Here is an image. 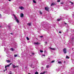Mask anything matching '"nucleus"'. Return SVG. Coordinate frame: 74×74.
Here are the masks:
<instances>
[{
	"label": "nucleus",
	"instance_id": "obj_27",
	"mask_svg": "<svg viewBox=\"0 0 74 74\" xmlns=\"http://www.w3.org/2000/svg\"><path fill=\"white\" fill-rule=\"evenodd\" d=\"M8 27H9V28H10L11 27V26H10V25H9L8 26Z\"/></svg>",
	"mask_w": 74,
	"mask_h": 74
},
{
	"label": "nucleus",
	"instance_id": "obj_35",
	"mask_svg": "<svg viewBox=\"0 0 74 74\" xmlns=\"http://www.w3.org/2000/svg\"><path fill=\"white\" fill-rule=\"evenodd\" d=\"M64 63H66V61H64Z\"/></svg>",
	"mask_w": 74,
	"mask_h": 74
},
{
	"label": "nucleus",
	"instance_id": "obj_39",
	"mask_svg": "<svg viewBox=\"0 0 74 74\" xmlns=\"http://www.w3.org/2000/svg\"><path fill=\"white\" fill-rule=\"evenodd\" d=\"M10 34H13L12 33H11Z\"/></svg>",
	"mask_w": 74,
	"mask_h": 74
},
{
	"label": "nucleus",
	"instance_id": "obj_43",
	"mask_svg": "<svg viewBox=\"0 0 74 74\" xmlns=\"http://www.w3.org/2000/svg\"><path fill=\"white\" fill-rule=\"evenodd\" d=\"M0 15L1 16V14H0Z\"/></svg>",
	"mask_w": 74,
	"mask_h": 74
},
{
	"label": "nucleus",
	"instance_id": "obj_40",
	"mask_svg": "<svg viewBox=\"0 0 74 74\" xmlns=\"http://www.w3.org/2000/svg\"><path fill=\"white\" fill-rule=\"evenodd\" d=\"M9 1H11V0H9Z\"/></svg>",
	"mask_w": 74,
	"mask_h": 74
},
{
	"label": "nucleus",
	"instance_id": "obj_6",
	"mask_svg": "<svg viewBox=\"0 0 74 74\" xmlns=\"http://www.w3.org/2000/svg\"><path fill=\"white\" fill-rule=\"evenodd\" d=\"M34 44H35V45H38V44H39V42H34Z\"/></svg>",
	"mask_w": 74,
	"mask_h": 74
},
{
	"label": "nucleus",
	"instance_id": "obj_4",
	"mask_svg": "<svg viewBox=\"0 0 74 74\" xmlns=\"http://www.w3.org/2000/svg\"><path fill=\"white\" fill-rule=\"evenodd\" d=\"M11 64H12V63H10V64H9L8 65L5 66V68H7V67H10V66Z\"/></svg>",
	"mask_w": 74,
	"mask_h": 74
},
{
	"label": "nucleus",
	"instance_id": "obj_18",
	"mask_svg": "<svg viewBox=\"0 0 74 74\" xmlns=\"http://www.w3.org/2000/svg\"><path fill=\"white\" fill-rule=\"evenodd\" d=\"M57 2H58V3L60 2V0H58L57 1Z\"/></svg>",
	"mask_w": 74,
	"mask_h": 74
},
{
	"label": "nucleus",
	"instance_id": "obj_25",
	"mask_svg": "<svg viewBox=\"0 0 74 74\" xmlns=\"http://www.w3.org/2000/svg\"><path fill=\"white\" fill-rule=\"evenodd\" d=\"M55 62V60L52 61L51 62V63H53V62Z\"/></svg>",
	"mask_w": 74,
	"mask_h": 74
},
{
	"label": "nucleus",
	"instance_id": "obj_16",
	"mask_svg": "<svg viewBox=\"0 0 74 74\" xmlns=\"http://www.w3.org/2000/svg\"><path fill=\"white\" fill-rule=\"evenodd\" d=\"M33 2L34 3H36V1L35 0H33Z\"/></svg>",
	"mask_w": 74,
	"mask_h": 74
},
{
	"label": "nucleus",
	"instance_id": "obj_1",
	"mask_svg": "<svg viewBox=\"0 0 74 74\" xmlns=\"http://www.w3.org/2000/svg\"><path fill=\"white\" fill-rule=\"evenodd\" d=\"M13 15L14 16V17L16 20V21L18 23H19V20L17 19V18L16 16L15 15V14H14Z\"/></svg>",
	"mask_w": 74,
	"mask_h": 74
},
{
	"label": "nucleus",
	"instance_id": "obj_46",
	"mask_svg": "<svg viewBox=\"0 0 74 74\" xmlns=\"http://www.w3.org/2000/svg\"><path fill=\"white\" fill-rule=\"evenodd\" d=\"M9 74H12V73H10Z\"/></svg>",
	"mask_w": 74,
	"mask_h": 74
},
{
	"label": "nucleus",
	"instance_id": "obj_9",
	"mask_svg": "<svg viewBox=\"0 0 74 74\" xmlns=\"http://www.w3.org/2000/svg\"><path fill=\"white\" fill-rule=\"evenodd\" d=\"M6 62H7V63H10V62H11V61L9 60H6Z\"/></svg>",
	"mask_w": 74,
	"mask_h": 74
},
{
	"label": "nucleus",
	"instance_id": "obj_45",
	"mask_svg": "<svg viewBox=\"0 0 74 74\" xmlns=\"http://www.w3.org/2000/svg\"><path fill=\"white\" fill-rule=\"evenodd\" d=\"M5 70H4V71H4V72H5Z\"/></svg>",
	"mask_w": 74,
	"mask_h": 74
},
{
	"label": "nucleus",
	"instance_id": "obj_22",
	"mask_svg": "<svg viewBox=\"0 0 74 74\" xmlns=\"http://www.w3.org/2000/svg\"><path fill=\"white\" fill-rule=\"evenodd\" d=\"M27 40H29V38L28 37H27Z\"/></svg>",
	"mask_w": 74,
	"mask_h": 74
},
{
	"label": "nucleus",
	"instance_id": "obj_42",
	"mask_svg": "<svg viewBox=\"0 0 74 74\" xmlns=\"http://www.w3.org/2000/svg\"><path fill=\"white\" fill-rule=\"evenodd\" d=\"M28 74H31V73H28Z\"/></svg>",
	"mask_w": 74,
	"mask_h": 74
},
{
	"label": "nucleus",
	"instance_id": "obj_32",
	"mask_svg": "<svg viewBox=\"0 0 74 74\" xmlns=\"http://www.w3.org/2000/svg\"><path fill=\"white\" fill-rule=\"evenodd\" d=\"M32 55H34V53H32Z\"/></svg>",
	"mask_w": 74,
	"mask_h": 74
},
{
	"label": "nucleus",
	"instance_id": "obj_33",
	"mask_svg": "<svg viewBox=\"0 0 74 74\" xmlns=\"http://www.w3.org/2000/svg\"><path fill=\"white\" fill-rule=\"evenodd\" d=\"M61 4H63V3H61Z\"/></svg>",
	"mask_w": 74,
	"mask_h": 74
},
{
	"label": "nucleus",
	"instance_id": "obj_30",
	"mask_svg": "<svg viewBox=\"0 0 74 74\" xmlns=\"http://www.w3.org/2000/svg\"><path fill=\"white\" fill-rule=\"evenodd\" d=\"M59 33H62V32H61L60 31H59Z\"/></svg>",
	"mask_w": 74,
	"mask_h": 74
},
{
	"label": "nucleus",
	"instance_id": "obj_21",
	"mask_svg": "<svg viewBox=\"0 0 74 74\" xmlns=\"http://www.w3.org/2000/svg\"><path fill=\"white\" fill-rule=\"evenodd\" d=\"M60 20H61L60 19H57V21H60Z\"/></svg>",
	"mask_w": 74,
	"mask_h": 74
},
{
	"label": "nucleus",
	"instance_id": "obj_3",
	"mask_svg": "<svg viewBox=\"0 0 74 74\" xmlns=\"http://www.w3.org/2000/svg\"><path fill=\"white\" fill-rule=\"evenodd\" d=\"M49 8H47V7L45 8V10H46V11H49Z\"/></svg>",
	"mask_w": 74,
	"mask_h": 74
},
{
	"label": "nucleus",
	"instance_id": "obj_47",
	"mask_svg": "<svg viewBox=\"0 0 74 74\" xmlns=\"http://www.w3.org/2000/svg\"><path fill=\"white\" fill-rule=\"evenodd\" d=\"M33 69H34V67H33Z\"/></svg>",
	"mask_w": 74,
	"mask_h": 74
},
{
	"label": "nucleus",
	"instance_id": "obj_26",
	"mask_svg": "<svg viewBox=\"0 0 74 74\" xmlns=\"http://www.w3.org/2000/svg\"><path fill=\"white\" fill-rule=\"evenodd\" d=\"M70 3H71V4H73V3L71 2V1H70Z\"/></svg>",
	"mask_w": 74,
	"mask_h": 74
},
{
	"label": "nucleus",
	"instance_id": "obj_17",
	"mask_svg": "<svg viewBox=\"0 0 74 74\" xmlns=\"http://www.w3.org/2000/svg\"><path fill=\"white\" fill-rule=\"evenodd\" d=\"M49 65H47L46 66V68H49Z\"/></svg>",
	"mask_w": 74,
	"mask_h": 74
},
{
	"label": "nucleus",
	"instance_id": "obj_23",
	"mask_svg": "<svg viewBox=\"0 0 74 74\" xmlns=\"http://www.w3.org/2000/svg\"><path fill=\"white\" fill-rule=\"evenodd\" d=\"M39 12L41 15H42V12H41V11H40Z\"/></svg>",
	"mask_w": 74,
	"mask_h": 74
},
{
	"label": "nucleus",
	"instance_id": "obj_11",
	"mask_svg": "<svg viewBox=\"0 0 74 74\" xmlns=\"http://www.w3.org/2000/svg\"><path fill=\"white\" fill-rule=\"evenodd\" d=\"M12 67H13V68H16V66H15V65H14V64H12Z\"/></svg>",
	"mask_w": 74,
	"mask_h": 74
},
{
	"label": "nucleus",
	"instance_id": "obj_15",
	"mask_svg": "<svg viewBox=\"0 0 74 74\" xmlns=\"http://www.w3.org/2000/svg\"><path fill=\"white\" fill-rule=\"evenodd\" d=\"M58 63L59 64H61L62 62H61V61H58Z\"/></svg>",
	"mask_w": 74,
	"mask_h": 74
},
{
	"label": "nucleus",
	"instance_id": "obj_8",
	"mask_svg": "<svg viewBox=\"0 0 74 74\" xmlns=\"http://www.w3.org/2000/svg\"><path fill=\"white\" fill-rule=\"evenodd\" d=\"M19 8L21 10H23V9H24V8L22 6H21L19 7Z\"/></svg>",
	"mask_w": 74,
	"mask_h": 74
},
{
	"label": "nucleus",
	"instance_id": "obj_36",
	"mask_svg": "<svg viewBox=\"0 0 74 74\" xmlns=\"http://www.w3.org/2000/svg\"><path fill=\"white\" fill-rule=\"evenodd\" d=\"M40 74H43V73H41Z\"/></svg>",
	"mask_w": 74,
	"mask_h": 74
},
{
	"label": "nucleus",
	"instance_id": "obj_41",
	"mask_svg": "<svg viewBox=\"0 0 74 74\" xmlns=\"http://www.w3.org/2000/svg\"><path fill=\"white\" fill-rule=\"evenodd\" d=\"M0 27H1V25H0Z\"/></svg>",
	"mask_w": 74,
	"mask_h": 74
},
{
	"label": "nucleus",
	"instance_id": "obj_7",
	"mask_svg": "<svg viewBox=\"0 0 74 74\" xmlns=\"http://www.w3.org/2000/svg\"><path fill=\"white\" fill-rule=\"evenodd\" d=\"M56 4L54 3H52L51 4V6H52V5H56Z\"/></svg>",
	"mask_w": 74,
	"mask_h": 74
},
{
	"label": "nucleus",
	"instance_id": "obj_10",
	"mask_svg": "<svg viewBox=\"0 0 74 74\" xmlns=\"http://www.w3.org/2000/svg\"><path fill=\"white\" fill-rule=\"evenodd\" d=\"M49 48H50V49H52V50H55V49L54 48H52V47H50Z\"/></svg>",
	"mask_w": 74,
	"mask_h": 74
},
{
	"label": "nucleus",
	"instance_id": "obj_37",
	"mask_svg": "<svg viewBox=\"0 0 74 74\" xmlns=\"http://www.w3.org/2000/svg\"><path fill=\"white\" fill-rule=\"evenodd\" d=\"M65 25H67V23H65Z\"/></svg>",
	"mask_w": 74,
	"mask_h": 74
},
{
	"label": "nucleus",
	"instance_id": "obj_14",
	"mask_svg": "<svg viewBox=\"0 0 74 74\" xmlns=\"http://www.w3.org/2000/svg\"><path fill=\"white\" fill-rule=\"evenodd\" d=\"M11 51H14V49L13 48H11V49H10Z\"/></svg>",
	"mask_w": 74,
	"mask_h": 74
},
{
	"label": "nucleus",
	"instance_id": "obj_31",
	"mask_svg": "<svg viewBox=\"0 0 74 74\" xmlns=\"http://www.w3.org/2000/svg\"><path fill=\"white\" fill-rule=\"evenodd\" d=\"M42 56H45V55L44 54L42 55Z\"/></svg>",
	"mask_w": 74,
	"mask_h": 74
},
{
	"label": "nucleus",
	"instance_id": "obj_19",
	"mask_svg": "<svg viewBox=\"0 0 74 74\" xmlns=\"http://www.w3.org/2000/svg\"><path fill=\"white\" fill-rule=\"evenodd\" d=\"M18 56V55L17 54H14V57H16Z\"/></svg>",
	"mask_w": 74,
	"mask_h": 74
},
{
	"label": "nucleus",
	"instance_id": "obj_12",
	"mask_svg": "<svg viewBox=\"0 0 74 74\" xmlns=\"http://www.w3.org/2000/svg\"><path fill=\"white\" fill-rule=\"evenodd\" d=\"M31 23H28L27 24V25H28V26H30V25H31Z\"/></svg>",
	"mask_w": 74,
	"mask_h": 74
},
{
	"label": "nucleus",
	"instance_id": "obj_5",
	"mask_svg": "<svg viewBox=\"0 0 74 74\" xmlns=\"http://www.w3.org/2000/svg\"><path fill=\"white\" fill-rule=\"evenodd\" d=\"M21 18H22L23 17V16H24V15H23V13H21Z\"/></svg>",
	"mask_w": 74,
	"mask_h": 74
},
{
	"label": "nucleus",
	"instance_id": "obj_28",
	"mask_svg": "<svg viewBox=\"0 0 74 74\" xmlns=\"http://www.w3.org/2000/svg\"><path fill=\"white\" fill-rule=\"evenodd\" d=\"M45 71H44V72L43 73V74H45Z\"/></svg>",
	"mask_w": 74,
	"mask_h": 74
},
{
	"label": "nucleus",
	"instance_id": "obj_38",
	"mask_svg": "<svg viewBox=\"0 0 74 74\" xmlns=\"http://www.w3.org/2000/svg\"><path fill=\"white\" fill-rule=\"evenodd\" d=\"M5 68V71H7V68Z\"/></svg>",
	"mask_w": 74,
	"mask_h": 74
},
{
	"label": "nucleus",
	"instance_id": "obj_34",
	"mask_svg": "<svg viewBox=\"0 0 74 74\" xmlns=\"http://www.w3.org/2000/svg\"><path fill=\"white\" fill-rule=\"evenodd\" d=\"M45 44H47V41H45Z\"/></svg>",
	"mask_w": 74,
	"mask_h": 74
},
{
	"label": "nucleus",
	"instance_id": "obj_24",
	"mask_svg": "<svg viewBox=\"0 0 74 74\" xmlns=\"http://www.w3.org/2000/svg\"><path fill=\"white\" fill-rule=\"evenodd\" d=\"M40 52L42 53V52H43V51H42V50H40Z\"/></svg>",
	"mask_w": 74,
	"mask_h": 74
},
{
	"label": "nucleus",
	"instance_id": "obj_44",
	"mask_svg": "<svg viewBox=\"0 0 74 74\" xmlns=\"http://www.w3.org/2000/svg\"><path fill=\"white\" fill-rule=\"evenodd\" d=\"M16 67H18V66H16Z\"/></svg>",
	"mask_w": 74,
	"mask_h": 74
},
{
	"label": "nucleus",
	"instance_id": "obj_2",
	"mask_svg": "<svg viewBox=\"0 0 74 74\" xmlns=\"http://www.w3.org/2000/svg\"><path fill=\"white\" fill-rule=\"evenodd\" d=\"M66 51V49L64 48L63 49V51L64 53H67V51Z\"/></svg>",
	"mask_w": 74,
	"mask_h": 74
},
{
	"label": "nucleus",
	"instance_id": "obj_13",
	"mask_svg": "<svg viewBox=\"0 0 74 74\" xmlns=\"http://www.w3.org/2000/svg\"><path fill=\"white\" fill-rule=\"evenodd\" d=\"M66 59H70V58L68 57V56H66Z\"/></svg>",
	"mask_w": 74,
	"mask_h": 74
},
{
	"label": "nucleus",
	"instance_id": "obj_29",
	"mask_svg": "<svg viewBox=\"0 0 74 74\" xmlns=\"http://www.w3.org/2000/svg\"><path fill=\"white\" fill-rule=\"evenodd\" d=\"M40 38H42L43 37V36H40Z\"/></svg>",
	"mask_w": 74,
	"mask_h": 74
},
{
	"label": "nucleus",
	"instance_id": "obj_20",
	"mask_svg": "<svg viewBox=\"0 0 74 74\" xmlns=\"http://www.w3.org/2000/svg\"><path fill=\"white\" fill-rule=\"evenodd\" d=\"M35 74H38V72H36Z\"/></svg>",
	"mask_w": 74,
	"mask_h": 74
}]
</instances>
